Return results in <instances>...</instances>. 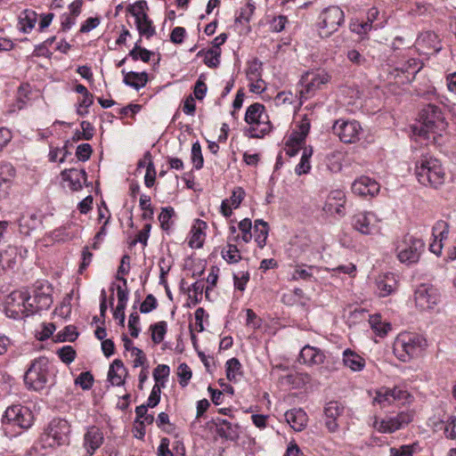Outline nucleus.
I'll return each instance as SVG.
<instances>
[{
  "instance_id": "7ed1b4c3",
  "label": "nucleus",
  "mask_w": 456,
  "mask_h": 456,
  "mask_svg": "<svg viewBox=\"0 0 456 456\" xmlns=\"http://www.w3.org/2000/svg\"><path fill=\"white\" fill-rule=\"evenodd\" d=\"M415 175L419 183L433 188H438L445 179V172L440 160L429 154L422 155L416 162Z\"/></svg>"
},
{
  "instance_id": "ddd939ff",
  "label": "nucleus",
  "mask_w": 456,
  "mask_h": 456,
  "mask_svg": "<svg viewBox=\"0 0 456 456\" xmlns=\"http://www.w3.org/2000/svg\"><path fill=\"white\" fill-rule=\"evenodd\" d=\"M415 303L420 310L433 309L439 302L438 289L429 284H420L415 290Z\"/></svg>"
},
{
  "instance_id": "f704fd0d",
  "label": "nucleus",
  "mask_w": 456,
  "mask_h": 456,
  "mask_svg": "<svg viewBox=\"0 0 456 456\" xmlns=\"http://www.w3.org/2000/svg\"><path fill=\"white\" fill-rule=\"evenodd\" d=\"M117 296H118V305H117V314L121 313V323L125 322V309L126 306V302L128 300V289L127 288H122L120 285L117 287ZM118 316V314H116Z\"/></svg>"
},
{
  "instance_id": "0eeeda50",
  "label": "nucleus",
  "mask_w": 456,
  "mask_h": 456,
  "mask_svg": "<svg viewBox=\"0 0 456 456\" xmlns=\"http://www.w3.org/2000/svg\"><path fill=\"white\" fill-rule=\"evenodd\" d=\"M31 297L27 292L13 291L5 299L4 312L12 319L19 320L32 315L28 311Z\"/></svg>"
},
{
  "instance_id": "9b49d317",
  "label": "nucleus",
  "mask_w": 456,
  "mask_h": 456,
  "mask_svg": "<svg viewBox=\"0 0 456 456\" xmlns=\"http://www.w3.org/2000/svg\"><path fill=\"white\" fill-rule=\"evenodd\" d=\"M2 422L4 425L17 426L26 429L32 425V412L28 407L20 404L11 405L5 410Z\"/></svg>"
},
{
  "instance_id": "13d9d810",
  "label": "nucleus",
  "mask_w": 456,
  "mask_h": 456,
  "mask_svg": "<svg viewBox=\"0 0 456 456\" xmlns=\"http://www.w3.org/2000/svg\"><path fill=\"white\" fill-rule=\"evenodd\" d=\"M347 59L356 66H366L367 59L357 50L350 49L346 53Z\"/></svg>"
},
{
  "instance_id": "f257e3e1",
  "label": "nucleus",
  "mask_w": 456,
  "mask_h": 456,
  "mask_svg": "<svg viewBox=\"0 0 456 456\" xmlns=\"http://www.w3.org/2000/svg\"><path fill=\"white\" fill-rule=\"evenodd\" d=\"M419 128L415 127L414 132L419 136L430 139L431 135L435 142L446 131L448 122L442 109L436 104H427L419 114Z\"/></svg>"
},
{
  "instance_id": "a19ab883",
  "label": "nucleus",
  "mask_w": 456,
  "mask_h": 456,
  "mask_svg": "<svg viewBox=\"0 0 456 456\" xmlns=\"http://www.w3.org/2000/svg\"><path fill=\"white\" fill-rule=\"evenodd\" d=\"M449 233V224L444 220L437 221L432 229V235L436 240L443 241L447 239Z\"/></svg>"
},
{
  "instance_id": "ea45409f",
  "label": "nucleus",
  "mask_w": 456,
  "mask_h": 456,
  "mask_svg": "<svg viewBox=\"0 0 456 456\" xmlns=\"http://www.w3.org/2000/svg\"><path fill=\"white\" fill-rule=\"evenodd\" d=\"M167 322L164 321L151 325V339L155 344H159L163 341L167 332Z\"/></svg>"
},
{
  "instance_id": "864d4df0",
  "label": "nucleus",
  "mask_w": 456,
  "mask_h": 456,
  "mask_svg": "<svg viewBox=\"0 0 456 456\" xmlns=\"http://www.w3.org/2000/svg\"><path fill=\"white\" fill-rule=\"evenodd\" d=\"M169 373L170 369L167 364H159L153 370L155 384H160L164 380L165 385Z\"/></svg>"
},
{
  "instance_id": "49530a36",
  "label": "nucleus",
  "mask_w": 456,
  "mask_h": 456,
  "mask_svg": "<svg viewBox=\"0 0 456 456\" xmlns=\"http://www.w3.org/2000/svg\"><path fill=\"white\" fill-rule=\"evenodd\" d=\"M162 387H164V380H162L160 384H155L153 386L147 403H145L147 406L154 408L159 404Z\"/></svg>"
},
{
  "instance_id": "bb28decb",
  "label": "nucleus",
  "mask_w": 456,
  "mask_h": 456,
  "mask_svg": "<svg viewBox=\"0 0 456 456\" xmlns=\"http://www.w3.org/2000/svg\"><path fill=\"white\" fill-rule=\"evenodd\" d=\"M122 74H124V83L126 86H129L136 90H139L144 87L148 82V74L143 72H134L129 71L126 72L125 69L122 70Z\"/></svg>"
},
{
  "instance_id": "c03bdc74",
  "label": "nucleus",
  "mask_w": 456,
  "mask_h": 456,
  "mask_svg": "<svg viewBox=\"0 0 456 456\" xmlns=\"http://www.w3.org/2000/svg\"><path fill=\"white\" fill-rule=\"evenodd\" d=\"M191 162L196 169H201L204 159L201 152L200 143L197 141L191 146Z\"/></svg>"
},
{
  "instance_id": "4d7b16f0",
  "label": "nucleus",
  "mask_w": 456,
  "mask_h": 456,
  "mask_svg": "<svg viewBox=\"0 0 456 456\" xmlns=\"http://www.w3.org/2000/svg\"><path fill=\"white\" fill-rule=\"evenodd\" d=\"M239 229L242 232V240L246 243L249 242L252 234H251V229H252V223L249 218H244L239 223Z\"/></svg>"
},
{
  "instance_id": "b1692460",
  "label": "nucleus",
  "mask_w": 456,
  "mask_h": 456,
  "mask_svg": "<svg viewBox=\"0 0 456 456\" xmlns=\"http://www.w3.org/2000/svg\"><path fill=\"white\" fill-rule=\"evenodd\" d=\"M62 176L65 180L69 182V187L73 191L82 189L83 183L86 181V172L85 169L71 168L64 170L62 172Z\"/></svg>"
},
{
  "instance_id": "6e6d98bb",
  "label": "nucleus",
  "mask_w": 456,
  "mask_h": 456,
  "mask_svg": "<svg viewBox=\"0 0 456 456\" xmlns=\"http://www.w3.org/2000/svg\"><path fill=\"white\" fill-rule=\"evenodd\" d=\"M391 395L389 389L381 388L376 393V396L373 398V403L385 407L387 404L392 403Z\"/></svg>"
},
{
  "instance_id": "bf43d9fd",
  "label": "nucleus",
  "mask_w": 456,
  "mask_h": 456,
  "mask_svg": "<svg viewBox=\"0 0 456 456\" xmlns=\"http://www.w3.org/2000/svg\"><path fill=\"white\" fill-rule=\"evenodd\" d=\"M312 269H313V266H309L307 269L303 268L301 266H297L292 273L291 279L294 281H297V280L309 281L313 277V274L310 272Z\"/></svg>"
},
{
  "instance_id": "393cba45",
  "label": "nucleus",
  "mask_w": 456,
  "mask_h": 456,
  "mask_svg": "<svg viewBox=\"0 0 456 456\" xmlns=\"http://www.w3.org/2000/svg\"><path fill=\"white\" fill-rule=\"evenodd\" d=\"M15 173L14 167L10 163L0 164V199L7 194Z\"/></svg>"
},
{
  "instance_id": "e433bc0d",
  "label": "nucleus",
  "mask_w": 456,
  "mask_h": 456,
  "mask_svg": "<svg viewBox=\"0 0 456 456\" xmlns=\"http://www.w3.org/2000/svg\"><path fill=\"white\" fill-rule=\"evenodd\" d=\"M374 428L380 433H393L401 428L395 417L383 419L380 422L376 420L374 422Z\"/></svg>"
},
{
  "instance_id": "338daca9",
  "label": "nucleus",
  "mask_w": 456,
  "mask_h": 456,
  "mask_svg": "<svg viewBox=\"0 0 456 456\" xmlns=\"http://www.w3.org/2000/svg\"><path fill=\"white\" fill-rule=\"evenodd\" d=\"M82 262L78 268V273H83V272L86 269V267L91 264L93 259V253L89 251L88 247H85L82 250Z\"/></svg>"
},
{
  "instance_id": "2f4dec72",
  "label": "nucleus",
  "mask_w": 456,
  "mask_h": 456,
  "mask_svg": "<svg viewBox=\"0 0 456 456\" xmlns=\"http://www.w3.org/2000/svg\"><path fill=\"white\" fill-rule=\"evenodd\" d=\"M198 55L204 56V63L209 68H216L220 63L221 49L200 51Z\"/></svg>"
},
{
  "instance_id": "58836bf2",
  "label": "nucleus",
  "mask_w": 456,
  "mask_h": 456,
  "mask_svg": "<svg viewBox=\"0 0 456 456\" xmlns=\"http://www.w3.org/2000/svg\"><path fill=\"white\" fill-rule=\"evenodd\" d=\"M141 39L138 40L134 48L129 52L128 55L134 60H141L143 62H148L151 59V56L152 55V53L146 48H142L140 45Z\"/></svg>"
},
{
  "instance_id": "4be33fe9",
  "label": "nucleus",
  "mask_w": 456,
  "mask_h": 456,
  "mask_svg": "<svg viewBox=\"0 0 456 456\" xmlns=\"http://www.w3.org/2000/svg\"><path fill=\"white\" fill-rule=\"evenodd\" d=\"M217 434L227 440L236 441L239 439V426L224 419L217 418L215 419Z\"/></svg>"
},
{
  "instance_id": "4468645a",
  "label": "nucleus",
  "mask_w": 456,
  "mask_h": 456,
  "mask_svg": "<svg viewBox=\"0 0 456 456\" xmlns=\"http://www.w3.org/2000/svg\"><path fill=\"white\" fill-rule=\"evenodd\" d=\"M332 130L340 141L346 143H353L359 139L362 126L356 120L347 121L343 119L337 120Z\"/></svg>"
},
{
  "instance_id": "603ef678",
  "label": "nucleus",
  "mask_w": 456,
  "mask_h": 456,
  "mask_svg": "<svg viewBox=\"0 0 456 456\" xmlns=\"http://www.w3.org/2000/svg\"><path fill=\"white\" fill-rule=\"evenodd\" d=\"M60 359L66 364L71 363L76 358V350L71 346H64L57 351Z\"/></svg>"
},
{
  "instance_id": "2eb2a0df",
  "label": "nucleus",
  "mask_w": 456,
  "mask_h": 456,
  "mask_svg": "<svg viewBox=\"0 0 456 456\" xmlns=\"http://www.w3.org/2000/svg\"><path fill=\"white\" fill-rule=\"evenodd\" d=\"M330 76L324 70L321 71H307L300 79V83L304 87L300 93L301 94H314L317 90L321 89L322 85L329 83Z\"/></svg>"
},
{
  "instance_id": "f3484780",
  "label": "nucleus",
  "mask_w": 456,
  "mask_h": 456,
  "mask_svg": "<svg viewBox=\"0 0 456 456\" xmlns=\"http://www.w3.org/2000/svg\"><path fill=\"white\" fill-rule=\"evenodd\" d=\"M103 434L95 426L89 427L84 436V447L89 456H92L103 443Z\"/></svg>"
},
{
  "instance_id": "6ab92c4d",
  "label": "nucleus",
  "mask_w": 456,
  "mask_h": 456,
  "mask_svg": "<svg viewBox=\"0 0 456 456\" xmlns=\"http://www.w3.org/2000/svg\"><path fill=\"white\" fill-rule=\"evenodd\" d=\"M286 421L297 432L304 430L307 425L308 416L301 408L291 409L285 413Z\"/></svg>"
},
{
  "instance_id": "4c0bfd02",
  "label": "nucleus",
  "mask_w": 456,
  "mask_h": 456,
  "mask_svg": "<svg viewBox=\"0 0 456 456\" xmlns=\"http://www.w3.org/2000/svg\"><path fill=\"white\" fill-rule=\"evenodd\" d=\"M148 408L146 404L139 405L135 408L136 419L139 426L151 425L154 421V416L148 413Z\"/></svg>"
},
{
  "instance_id": "de8ad7c7",
  "label": "nucleus",
  "mask_w": 456,
  "mask_h": 456,
  "mask_svg": "<svg viewBox=\"0 0 456 456\" xmlns=\"http://www.w3.org/2000/svg\"><path fill=\"white\" fill-rule=\"evenodd\" d=\"M370 323L371 328L379 335H386L388 330L391 329V325L389 323H383L380 321L379 315H373L370 317Z\"/></svg>"
},
{
  "instance_id": "0e129e2a",
  "label": "nucleus",
  "mask_w": 456,
  "mask_h": 456,
  "mask_svg": "<svg viewBox=\"0 0 456 456\" xmlns=\"http://www.w3.org/2000/svg\"><path fill=\"white\" fill-rule=\"evenodd\" d=\"M416 444L411 445H402L400 448H391L390 456H412L413 447Z\"/></svg>"
},
{
  "instance_id": "aec40b11",
  "label": "nucleus",
  "mask_w": 456,
  "mask_h": 456,
  "mask_svg": "<svg viewBox=\"0 0 456 456\" xmlns=\"http://www.w3.org/2000/svg\"><path fill=\"white\" fill-rule=\"evenodd\" d=\"M126 376L127 370L123 362L119 359H115L110 366L108 380L112 386H123L126 382Z\"/></svg>"
},
{
  "instance_id": "5fc2aeb1",
  "label": "nucleus",
  "mask_w": 456,
  "mask_h": 456,
  "mask_svg": "<svg viewBox=\"0 0 456 456\" xmlns=\"http://www.w3.org/2000/svg\"><path fill=\"white\" fill-rule=\"evenodd\" d=\"M78 337L76 327L72 325L66 326L64 330L57 335L58 341H70L73 342Z\"/></svg>"
},
{
  "instance_id": "5701e85b",
  "label": "nucleus",
  "mask_w": 456,
  "mask_h": 456,
  "mask_svg": "<svg viewBox=\"0 0 456 456\" xmlns=\"http://www.w3.org/2000/svg\"><path fill=\"white\" fill-rule=\"evenodd\" d=\"M397 287L395 275L391 273L379 276L377 279V289L379 297H387L392 294Z\"/></svg>"
},
{
  "instance_id": "3c124183",
  "label": "nucleus",
  "mask_w": 456,
  "mask_h": 456,
  "mask_svg": "<svg viewBox=\"0 0 456 456\" xmlns=\"http://www.w3.org/2000/svg\"><path fill=\"white\" fill-rule=\"evenodd\" d=\"M175 211L174 208L171 207L163 208L161 210V213L159 216V220L160 223V226L163 230L167 231L169 230L171 224L170 220L172 216H174Z\"/></svg>"
},
{
  "instance_id": "9d476101",
  "label": "nucleus",
  "mask_w": 456,
  "mask_h": 456,
  "mask_svg": "<svg viewBox=\"0 0 456 456\" xmlns=\"http://www.w3.org/2000/svg\"><path fill=\"white\" fill-rule=\"evenodd\" d=\"M53 288L46 281H37L33 289V296L28 301V311L32 314L48 310L53 304Z\"/></svg>"
},
{
  "instance_id": "6e6552de",
  "label": "nucleus",
  "mask_w": 456,
  "mask_h": 456,
  "mask_svg": "<svg viewBox=\"0 0 456 456\" xmlns=\"http://www.w3.org/2000/svg\"><path fill=\"white\" fill-rule=\"evenodd\" d=\"M344 12L338 6H330L319 17L318 29L322 37L332 35L344 23Z\"/></svg>"
},
{
  "instance_id": "f03ea898",
  "label": "nucleus",
  "mask_w": 456,
  "mask_h": 456,
  "mask_svg": "<svg viewBox=\"0 0 456 456\" xmlns=\"http://www.w3.org/2000/svg\"><path fill=\"white\" fill-rule=\"evenodd\" d=\"M54 369L48 358L40 356L34 359L24 375V382L28 389L42 391L54 383Z\"/></svg>"
},
{
  "instance_id": "423d86ee",
  "label": "nucleus",
  "mask_w": 456,
  "mask_h": 456,
  "mask_svg": "<svg viewBox=\"0 0 456 456\" xmlns=\"http://www.w3.org/2000/svg\"><path fill=\"white\" fill-rule=\"evenodd\" d=\"M424 248L425 243L421 239L405 234L395 242V250L400 263L411 265L419 262Z\"/></svg>"
},
{
  "instance_id": "72a5a7b5",
  "label": "nucleus",
  "mask_w": 456,
  "mask_h": 456,
  "mask_svg": "<svg viewBox=\"0 0 456 456\" xmlns=\"http://www.w3.org/2000/svg\"><path fill=\"white\" fill-rule=\"evenodd\" d=\"M226 377L230 381H236L238 376L242 375L241 363L237 358H231L225 363Z\"/></svg>"
},
{
  "instance_id": "a878e982",
  "label": "nucleus",
  "mask_w": 456,
  "mask_h": 456,
  "mask_svg": "<svg viewBox=\"0 0 456 456\" xmlns=\"http://www.w3.org/2000/svg\"><path fill=\"white\" fill-rule=\"evenodd\" d=\"M207 228L206 222L196 219L191 230V238L189 240V246L192 248H199L202 247L204 241V230Z\"/></svg>"
},
{
  "instance_id": "79ce46f5",
  "label": "nucleus",
  "mask_w": 456,
  "mask_h": 456,
  "mask_svg": "<svg viewBox=\"0 0 456 456\" xmlns=\"http://www.w3.org/2000/svg\"><path fill=\"white\" fill-rule=\"evenodd\" d=\"M147 9L148 4L145 0L137 1L133 4H129L126 8L127 12L135 18V20L142 19V15L147 14L145 12Z\"/></svg>"
},
{
  "instance_id": "a211bd4d",
  "label": "nucleus",
  "mask_w": 456,
  "mask_h": 456,
  "mask_svg": "<svg viewBox=\"0 0 456 456\" xmlns=\"http://www.w3.org/2000/svg\"><path fill=\"white\" fill-rule=\"evenodd\" d=\"M344 409V406L338 401H330L325 405V426L330 432L337 431L338 428L337 419L343 414Z\"/></svg>"
},
{
  "instance_id": "1a4fd4ad",
  "label": "nucleus",
  "mask_w": 456,
  "mask_h": 456,
  "mask_svg": "<svg viewBox=\"0 0 456 456\" xmlns=\"http://www.w3.org/2000/svg\"><path fill=\"white\" fill-rule=\"evenodd\" d=\"M70 425L66 419H53L45 434L44 441L51 447L69 444Z\"/></svg>"
},
{
  "instance_id": "c756f323",
  "label": "nucleus",
  "mask_w": 456,
  "mask_h": 456,
  "mask_svg": "<svg viewBox=\"0 0 456 456\" xmlns=\"http://www.w3.org/2000/svg\"><path fill=\"white\" fill-rule=\"evenodd\" d=\"M136 28L141 36L150 38L156 34L155 27L148 14H143L142 19L135 20Z\"/></svg>"
},
{
  "instance_id": "412c9836",
  "label": "nucleus",
  "mask_w": 456,
  "mask_h": 456,
  "mask_svg": "<svg viewBox=\"0 0 456 456\" xmlns=\"http://www.w3.org/2000/svg\"><path fill=\"white\" fill-rule=\"evenodd\" d=\"M325 355L320 349L305 346L300 351L298 361L307 365H320L323 363Z\"/></svg>"
},
{
  "instance_id": "774afa93",
  "label": "nucleus",
  "mask_w": 456,
  "mask_h": 456,
  "mask_svg": "<svg viewBox=\"0 0 456 456\" xmlns=\"http://www.w3.org/2000/svg\"><path fill=\"white\" fill-rule=\"evenodd\" d=\"M244 195H245V191H243V189L241 187H237L236 189H234L232 191V194L230 198L231 205L234 208H237L240 205V203L244 198Z\"/></svg>"
},
{
  "instance_id": "f8f14e48",
  "label": "nucleus",
  "mask_w": 456,
  "mask_h": 456,
  "mask_svg": "<svg viewBox=\"0 0 456 456\" xmlns=\"http://www.w3.org/2000/svg\"><path fill=\"white\" fill-rule=\"evenodd\" d=\"M380 219L370 211L359 212L352 217L353 228L364 235L376 234L380 232Z\"/></svg>"
},
{
  "instance_id": "a18cd8bd",
  "label": "nucleus",
  "mask_w": 456,
  "mask_h": 456,
  "mask_svg": "<svg viewBox=\"0 0 456 456\" xmlns=\"http://www.w3.org/2000/svg\"><path fill=\"white\" fill-rule=\"evenodd\" d=\"M333 201H346V196L341 191H333L330 193L323 209L330 214H333Z\"/></svg>"
},
{
  "instance_id": "20e7f679",
  "label": "nucleus",
  "mask_w": 456,
  "mask_h": 456,
  "mask_svg": "<svg viewBox=\"0 0 456 456\" xmlns=\"http://www.w3.org/2000/svg\"><path fill=\"white\" fill-rule=\"evenodd\" d=\"M427 346V340L416 333L404 332L397 336L394 343V353L402 362L418 356Z\"/></svg>"
},
{
  "instance_id": "c9c22d12",
  "label": "nucleus",
  "mask_w": 456,
  "mask_h": 456,
  "mask_svg": "<svg viewBox=\"0 0 456 456\" xmlns=\"http://www.w3.org/2000/svg\"><path fill=\"white\" fill-rule=\"evenodd\" d=\"M144 159H148L146 174L144 176V184L146 187L151 188L154 185L156 180V169L152 161V156L150 151L144 153Z\"/></svg>"
},
{
  "instance_id": "473e14b6",
  "label": "nucleus",
  "mask_w": 456,
  "mask_h": 456,
  "mask_svg": "<svg viewBox=\"0 0 456 456\" xmlns=\"http://www.w3.org/2000/svg\"><path fill=\"white\" fill-rule=\"evenodd\" d=\"M313 155V149L311 147L305 148L300 159L299 163L296 166L295 172L297 175H301L307 174L311 169L310 158Z\"/></svg>"
},
{
  "instance_id": "69168bd1",
  "label": "nucleus",
  "mask_w": 456,
  "mask_h": 456,
  "mask_svg": "<svg viewBox=\"0 0 456 456\" xmlns=\"http://www.w3.org/2000/svg\"><path fill=\"white\" fill-rule=\"evenodd\" d=\"M203 76H200L194 86V95L198 100H202L207 94V85L202 79Z\"/></svg>"
},
{
  "instance_id": "37998d69",
  "label": "nucleus",
  "mask_w": 456,
  "mask_h": 456,
  "mask_svg": "<svg viewBox=\"0 0 456 456\" xmlns=\"http://www.w3.org/2000/svg\"><path fill=\"white\" fill-rule=\"evenodd\" d=\"M222 256L228 263H238L241 256L235 245L228 243L226 248L222 251Z\"/></svg>"
},
{
  "instance_id": "680f3d73",
  "label": "nucleus",
  "mask_w": 456,
  "mask_h": 456,
  "mask_svg": "<svg viewBox=\"0 0 456 456\" xmlns=\"http://www.w3.org/2000/svg\"><path fill=\"white\" fill-rule=\"evenodd\" d=\"M158 302L156 297L152 294H149L140 306V312L142 314H148L152 310L156 309Z\"/></svg>"
},
{
  "instance_id": "cd10ccee",
  "label": "nucleus",
  "mask_w": 456,
  "mask_h": 456,
  "mask_svg": "<svg viewBox=\"0 0 456 456\" xmlns=\"http://www.w3.org/2000/svg\"><path fill=\"white\" fill-rule=\"evenodd\" d=\"M343 363L353 371H361L365 366V360L355 352L346 349L343 353Z\"/></svg>"
},
{
  "instance_id": "09e8293b",
  "label": "nucleus",
  "mask_w": 456,
  "mask_h": 456,
  "mask_svg": "<svg viewBox=\"0 0 456 456\" xmlns=\"http://www.w3.org/2000/svg\"><path fill=\"white\" fill-rule=\"evenodd\" d=\"M177 376L179 378V384L184 387L191 379L192 373L190 367L186 363L183 362L178 366Z\"/></svg>"
},
{
  "instance_id": "39448f33",
  "label": "nucleus",
  "mask_w": 456,
  "mask_h": 456,
  "mask_svg": "<svg viewBox=\"0 0 456 456\" xmlns=\"http://www.w3.org/2000/svg\"><path fill=\"white\" fill-rule=\"evenodd\" d=\"M244 120L250 126L247 132L251 138H262L272 129L265 108L259 102H255L248 107Z\"/></svg>"
},
{
  "instance_id": "c85d7f7f",
  "label": "nucleus",
  "mask_w": 456,
  "mask_h": 456,
  "mask_svg": "<svg viewBox=\"0 0 456 456\" xmlns=\"http://www.w3.org/2000/svg\"><path fill=\"white\" fill-rule=\"evenodd\" d=\"M37 14L32 10H24L19 16L20 30L25 34L29 33L35 27Z\"/></svg>"
},
{
  "instance_id": "dca6fc26",
  "label": "nucleus",
  "mask_w": 456,
  "mask_h": 456,
  "mask_svg": "<svg viewBox=\"0 0 456 456\" xmlns=\"http://www.w3.org/2000/svg\"><path fill=\"white\" fill-rule=\"evenodd\" d=\"M380 190L379 184L372 178L362 175L352 184V191L359 196H375Z\"/></svg>"
},
{
  "instance_id": "8fccbe9b",
  "label": "nucleus",
  "mask_w": 456,
  "mask_h": 456,
  "mask_svg": "<svg viewBox=\"0 0 456 456\" xmlns=\"http://www.w3.org/2000/svg\"><path fill=\"white\" fill-rule=\"evenodd\" d=\"M75 384L84 390H89L94 384V377L89 371L81 372L75 379Z\"/></svg>"
},
{
  "instance_id": "7c9ffc66",
  "label": "nucleus",
  "mask_w": 456,
  "mask_h": 456,
  "mask_svg": "<svg viewBox=\"0 0 456 456\" xmlns=\"http://www.w3.org/2000/svg\"><path fill=\"white\" fill-rule=\"evenodd\" d=\"M423 68V63L415 58L409 59L407 61L403 63L398 69H400L403 73H407L411 77H407L408 80H411L415 77V76Z\"/></svg>"
},
{
  "instance_id": "052dcab7",
  "label": "nucleus",
  "mask_w": 456,
  "mask_h": 456,
  "mask_svg": "<svg viewBox=\"0 0 456 456\" xmlns=\"http://www.w3.org/2000/svg\"><path fill=\"white\" fill-rule=\"evenodd\" d=\"M140 322V316L137 312H134L130 314L128 319V329L130 330V335L133 338H137L140 333V328L138 327Z\"/></svg>"
},
{
  "instance_id": "e2e57ef3",
  "label": "nucleus",
  "mask_w": 456,
  "mask_h": 456,
  "mask_svg": "<svg viewBox=\"0 0 456 456\" xmlns=\"http://www.w3.org/2000/svg\"><path fill=\"white\" fill-rule=\"evenodd\" d=\"M93 152L92 146L89 143H81L76 151L77 158L81 161H86L90 159Z\"/></svg>"
}]
</instances>
